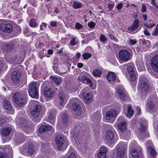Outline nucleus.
Listing matches in <instances>:
<instances>
[{
  "instance_id": "obj_1",
  "label": "nucleus",
  "mask_w": 158,
  "mask_h": 158,
  "mask_svg": "<svg viewBox=\"0 0 158 158\" xmlns=\"http://www.w3.org/2000/svg\"><path fill=\"white\" fill-rule=\"evenodd\" d=\"M38 84L35 82L31 83L29 85L28 92L29 95L32 98H37L38 97Z\"/></svg>"
},
{
  "instance_id": "obj_2",
  "label": "nucleus",
  "mask_w": 158,
  "mask_h": 158,
  "mask_svg": "<svg viewBox=\"0 0 158 158\" xmlns=\"http://www.w3.org/2000/svg\"><path fill=\"white\" fill-rule=\"evenodd\" d=\"M13 97L15 102L19 106L24 105L26 102L24 95L20 92H17L14 94Z\"/></svg>"
},
{
  "instance_id": "obj_3",
  "label": "nucleus",
  "mask_w": 158,
  "mask_h": 158,
  "mask_svg": "<svg viewBox=\"0 0 158 158\" xmlns=\"http://www.w3.org/2000/svg\"><path fill=\"white\" fill-rule=\"evenodd\" d=\"M56 143L59 150L65 149L68 146V143L64 139V137L60 135H57L55 138Z\"/></svg>"
},
{
  "instance_id": "obj_4",
  "label": "nucleus",
  "mask_w": 158,
  "mask_h": 158,
  "mask_svg": "<svg viewBox=\"0 0 158 158\" xmlns=\"http://www.w3.org/2000/svg\"><path fill=\"white\" fill-rule=\"evenodd\" d=\"M36 150V148L32 144H30L27 145L26 148L23 147L20 149V152L22 154L25 155L26 153H28L30 155H33Z\"/></svg>"
},
{
  "instance_id": "obj_5",
  "label": "nucleus",
  "mask_w": 158,
  "mask_h": 158,
  "mask_svg": "<svg viewBox=\"0 0 158 158\" xmlns=\"http://www.w3.org/2000/svg\"><path fill=\"white\" fill-rule=\"evenodd\" d=\"M127 148L126 144L120 142L118 145L117 151V156L119 158L123 157L124 155L125 149Z\"/></svg>"
},
{
  "instance_id": "obj_6",
  "label": "nucleus",
  "mask_w": 158,
  "mask_h": 158,
  "mask_svg": "<svg viewBox=\"0 0 158 158\" xmlns=\"http://www.w3.org/2000/svg\"><path fill=\"white\" fill-rule=\"evenodd\" d=\"M130 54L127 51L122 50L119 51L118 54L119 59L122 61H128L130 58Z\"/></svg>"
},
{
  "instance_id": "obj_7",
  "label": "nucleus",
  "mask_w": 158,
  "mask_h": 158,
  "mask_svg": "<svg viewBox=\"0 0 158 158\" xmlns=\"http://www.w3.org/2000/svg\"><path fill=\"white\" fill-rule=\"evenodd\" d=\"M116 92L118 95L121 100L125 101L127 98L125 90L122 87H118L116 89Z\"/></svg>"
},
{
  "instance_id": "obj_8",
  "label": "nucleus",
  "mask_w": 158,
  "mask_h": 158,
  "mask_svg": "<svg viewBox=\"0 0 158 158\" xmlns=\"http://www.w3.org/2000/svg\"><path fill=\"white\" fill-rule=\"evenodd\" d=\"M139 25V20L136 19L134 21L132 24L128 27V30L131 32V33H135L138 31L137 29Z\"/></svg>"
},
{
  "instance_id": "obj_9",
  "label": "nucleus",
  "mask_w": 158,
  "mask_h": 158,
  "mask_svg": "<svg viewBox=\"0 0 158 158\" xmlns=\"http://www.w3.org/2000/svg\"><path fill=\"white\" fill-rule=\"evenodd\" d=\"M79 97L85 100L87 103H90L92 100V95L85 92L84 90L81 91Z\"/></svg>"
},
{
  "instance_id": "obj_10",
  "label": "nucleus",
  "mask_w": 158,
  "mask_h": 158,
  "mask_svg": "<svg viewBox=\"0 0 158 158\" xmlns=\"http://www.w3.org/2000/svg\"><path fill=\"white\" fill-rule=\"evenodd\" d=\"M151 64L154 70L156 72L158 73V54L152 58Z\"/></svg>"
},
{
  "instance_id": "obj_11",
  "label": "nucleus",
  "mask_w": 158,
  "mask_h": 158,
  "mask_svg": "<svg viewBox=\"0 0 158 158\" xmlns=\"http://www.w3.org/2000/svg\"><path fill=\"white\" fill-rule=\"evenodd\" d=\"M0 30L3 32L10 33L13 31V29L11 24L2 23L0 24Z\"/></svg>"
},
{
  "instance_id": "obj_12",
  "label": "nucleus",
  "mask_w": 158,
  "mask_h": 158,
  "mask_svg": "<svg viewBox=\"0 0 158 158\" xmlns=\"http://www.w3.org/2000/svg\"><path fill=\"white\" fill-rule=\"evenodd\" d=\"M21 76V73L17 71H14L11 75V78L14 83H18Z\"/></svg>"
},
{
  "instance_id": "obj_13",
  "label": "nucleus",
  "mask_w": 158,
  "mask_h": 158,
  "mask_svg": "<svg viewBox=\"0 0 158 158\" xmlns=\"http://www.w3.org/2000/svg\"><path fill=\"white\" fill-rule=\"evenodd\" d=\"M122 117H119L118 119L119 123L118 124V127L119 129L123 131L125 130L127 128V123L125 121L123 120Z\"/></svg>"
},
{
  "instance_id": "obj_14",
  "label": "nucleus",
  "mask_w": 158,
  "mask_h": 158,
  "mask_svg": "<svg viewBox=\"0 0 158 158\" xmlns=\"http://www.w3.org/2000/svg\"><path fill=\"white\" fill-rule=\"evenodd\" d=\"M44 93L48 98H51L54 96L55 94L54 90L49 87H46L44 90Z\"/></svg>"
},
{
  "instance_id": "obj_15",
  "label": "nucleus",
  "mask_w": 158,
  "mask_h": 158,
  "mask_svg": "<svg viewBox=\"0 0 158 158\" xmlns=\"http://www.w3.org/2000/svg\"><path fill=\"white\" fill-rule=\"evenodd\" d=\"M71 133L73 136V137L77 143L79 142V140L81 139V136L79 131L77 129L72 130Z\"/></svg>"
},
{
  "instance_id": "obj_16",
  "label": "nucleus",
  "mask_w": 158,
  "mask_h": 158,
  "mask_svg": "<svg viewBox=\"0 0 158 158\" xmlns=\"http://www.w3.org/2000/svg\"><path fill=\"white\" fill-rule=\"evenodd\" d=\"M140 88L142 92L143 93H147L149 89V86L145 81H140Z\"/></svg>"
},
{
  "instance_id": "obj_17",
  "label": "nucleus",
  "mask_w": 158,
  "mask_h": 158,
  "mask_svg": "<svg viewBox=\"0 0 158 158\" xmlns=\"http://www.w3.org/2000/svg\"><path fill=\"white\" fill-rule=\"evenodd\" d=\"M117 115V113L115 110L112 109L107 111L106 115V118L107 120H110L112 118L115 117Z\"/></svg>"
},
{
  "instance_id": "obj_18",
  "label": "nucleus",
  "mask_w": 158,
  "mask_h": 158,
  "mask_svg": "<svg viewBox=\"0 0 158 158\" xmlns=\"http://www.w3.org/2000/svg\"><path fill=\"white\" fill-rule=\"evenodd\" d=\"M127 70L128 73L130 75L131 81L134 82L136 79V77L133 68L131 66L129 65L127 67Z\"/></svg>"
},
{
  "instance_id": "obj_19",
  "label": "nucleus",
  "mask_w": 158,
  "mask_h": 158,
  "mask_svg": "<svg viewBox=\"0 0 158 158\" xmlns=\"http://www.w3.org/2000/svg\"><path fill=\"white\" fill-rule=\"evenodd\" d=\"M79 79L83 83L89 84L90 87L92 86V84L91 80L85 76L80 75L78 77Z\"/></svg>"
},
{
  "instance_id": "obj_20",
  "label": "nucleus",
  "mask_w": 158,
  "mask_h": 158,
  "mask_svg": "<svg viewBox=\"0 0 158 158\" xmlns=\"http://www.w3.org/2000/svg\"><path fill=\"white\" fill-rule=\"evenodd\" d=\"M147 121L144 119H141L139 123V126L138 130L140 132L144 133L146 131V127Z\"/></svg>"
},
{
  "instance_id": "obj_21",
  "label": "nucleus",
  "mask_w": 158,
  "mask_h": 158,
  "mask_svg": "<svg viewBox=\"0 0 158 158\" xmlns=\"http://www.w3.org/2000/svg\"><path fill=\"white\" fill-rule=\"evenodd\" d=\"M41 106L40 105H36L33 110L31 111V113L32 115L35 118L37 117L40 111Z\"/></svg>"
},
{
  "instance_id": "obj_22",
  "label": "nucleus",
  "mask_w": 158,
  "mask_h": 158,
  "mask_svg": "<svg viewBox=\"0 0 158 158\" xmlns=\"http://www.w3.org/2000/svg\"><path fill=\"white\" fill-rule=\"evenodd\" d=\"M72 108L76 112V114L77 115H80L81 113V107L79 104L75 102L73 104Z\"/></svg>"
},
{
  "instance_id": "obj_23",
  "label": "nucleus",
  "mask_w": 158,
  "mask_h": 158,
  "mask_svg": "<svg viewBox=\"0 0 158 158\" xmlns=\"http://www.w3.org/2000/svg\"><path fill=\"white\" fill-rule=\"evenodd\" d=\"M114 137V135L112 131L110 130H108L105 135L106 139L109 142H110L113 140Z\"/></svg>"
},
{
  "instance_id": "obj_24",
  "label": "nucleus",
  "mask_w": 158,
  "mask_h": 158,
  "mask_svg": "<svg viewBox=\"0 0 158 158\" xmlns=\"http://www.w3.org/2000/svg\"><path fill=\"white\" fill-rule=\"evenodd\" d=\"M11 130L12 129L10 127H3L2 128L1 135L4 136H7L10 134Z\"/></svg>"
},
{
  "instance_id": "obj_25",
  "label": "nucleus",
  "mask_w": 158,
  "mask_h": 158,
  "mask_svg": "<svg viewBox=\"0 0 158 158\" xmlns=\"http://www.w3.org/2000/svg\"><path fill=\"white\" fill-rule=\"evenodd\" d=\"M148 152L149 155V158H155L156 155V152L151 147H147Z\"/></svg>"
},
{
  "instance_id": "obj_26",
  "label": "nucleus",
  "mask_w": 158,
  "mask_h": 158,
  "mask_svg": "<svg viewBox=\"0 0 158 158\" xmlns=\"http://www.w3.org/2000/svg\"><path fill=\"white\" fill-rule=\"evenodd\" d=\"M52 129V127L49 125L41 126L39 128V131L40 133H43L47 131H49Z\"/></svg>"
},
{
  "instance_id": "obj_27",
  "label": "nucleus",
  "mask_w": 158,
  "mask_h": 158,
  "mask_svg": "<svg viewBox=\"0 0 158 158\" xmlns=\"http://www.w3.org/2000/svg\"><path fill=\"white\" fill-rule=\"evenodd\" d=\"M59 103L60 105H62L66 102L67 98L65 95L63 93L61 92L59 94Z\"/></svg>"
},
{
  "instance_id": "obj_28",
  "label": "nucleus",
  "mask_w": 158,
  "mask_h": 158,
  "mask_svg": "<svg viewBox=\"0 0 158 158\" xmlns=\"http://www.w3.org/2000/svg\"><path fill=\"white\" fill-rule=\"evenodd\" d=\"M106 149L104 147L100 148L99 152L98 154V157L99 158H105L106 157Z\"/></svg>"
},
{
  "instance_id": "obj_29",
  "label": "nucleus",
  "mask_w": 158,
  "mask_h": 158,
  "mask_svg": "<svg viewBox=\"0 0 158 158\" xmlns=\"http://www.w3.org/2000/svg\"><path fill=\"white\" fill-rule=\"evenodd\" d=\"M106 78L108 81L109 82L113 81L115 80L116 76L114 73L109 72L107 74Z\"/></svg>"
},
{
  "instance_id": "obj_30",
  "label": "nucleus",
  "mask_w": 158,
  "mask_h": 158,
  "mask_svg": "<svg viewBox=\"0 0 158 158\" xmlns=\"http://www.w3.org/2000/svg\"><path fill=\"white\" fill-rule=\"evenodd\" d=\"M16 141L18 143L20 144L24 141V137L23 134H17L16 136Z\"/></svg>"
},
{
  "instance_id": "obj_31",
  "label": "nucleus",
  "mask_w": 158,
  "mask_h": 158,
  "mask_svg": "<svg viewBox=\"0 0 158 158\" xmlns=\"http://www.w3.org/2000/svg\"><path fill=\"white\" fill-rule=\"evenodd\" d=\"M50 78L52 81L56 85H59L61 83V79L60 77H59L52 76L50 77Z\"/></svg>"
},
{
  "instance_id": "obj_32",
  "label": "nucleus",
  "mask_w": 158,
  "mask_h": 158,
  "mask_svg": "<svg viewBox=\"0 0 158 158\" xmlns=\"http://www.w3.org/2000/svg\"><path fill=\"white\" fill-rule=\"evenodd\" d=\"M127 106V116L130 117L132 116L133 114V111L132 110L131 106L130 105H124L123 106L124 108H125Z\"/></svg>"
},
{
  "instance_id": "obj_33",
  "label": "nucleus",
  "mask_w": 158,
  "mask_h": 158,
  "mask_svg": "<svg viewBox=\"0 0 158 158\" xmlns=\"http://www.w3.org/2000/svg\"><path fill=\"white\" fill-rule=\"evenodd\" d=\"M3 106L6 109L11 110L12 109V106L10 103L7 100H5L3 103Z\"/></svg>"
},
{
  "instance_id": "obj_34",
  "label": "nucleus",
  "mask_w": 158,
  "mask_h": 158,
  "mask_svg": "<svg viewBox=\"0 0 158 158\" xmlns=\"http://www.w3.org/2000/svg\"><path fill=\"white\" fill-rule=\"evenodd\" d=\"M13 45L10 44H5L3 48L6 51H10L13 49Z\"/></svg>"
},
{
  "instance_id": "obj_35",
  "label": "nucleus",
  "mask_w": 158,
  "mask_h": 158,
  "mask_svg": "<svg viewBox=\"0 0 158 158\" xmlns=\"http://www.w3.org/2000/svg\"><path fill=\"white\" fill-rule=\"evenodd\" d=\"M155 25L153 22L151 20L148 21L147 23H144V26L147 28H150Z\"/></svg>"
},
{
  "instance_id": "obj_36",
  "label": "nucleus",
  "mask_w": 158,
  "mask_h": 158,
  "mask_svg": "<svg viewBox=\"0 0 158 158\" xmlns=\"http://www.w3.org/2000/svg\"><path fill=\"white\" fill-rule=\"evenodd\" d=\"M131 154L132 157L134 158H138L139 153L136 149L133 148L131 150Z\"/></svg>"
},
{
  "instance_id": "obj_37",
  "label": "nucleus",
  "mask_w": 158,
  "mask_h": 158,
  "mask_svg": "<svg viewBox=\"0 0 158 158\" xmlns=\"http://www.w3.org/2000/svg\"><path fill=\"white\" fill-rule=\"evenodd\" d=\"M29 25L32 27H36L38 25V23L34 19H31L29 22Z\"/></svg>"
},
{
  "instance_id": "obj_38",
  "label": "nucleus",
  "mask_w": 158,
  "mask_h": 158,
  "mask_svg": "<svg viewBox=\"0 0 158 158\" xmlns=\"http://www.w3.org/2000/svg\"><path fill=\"white\" fill-rule=\"evenodd\" d=\"M82 6L81 3L78 2H75L73 3V7L74 8L77 9L81 8Z\"/></svg>"
},
{
  "instance_id": "obj_39",
  "label": "nucleus",
  "mask_w": 158,
  "mask_h": 158,
  "mask_svg": "<svg viewBox=\"0 0 158 158\" xmlns=\"http://www.w3.org/2000/svg\"><path fill=\"white\" fill-rule=\"evenodd\" d=\"M62 119L63 123L64 124L67 123L69 121L67 115L65 114H64L62 116Z\"/></svg>"
},
{
  "instance_id": "obj_40",
  "label": "nucleus",
  "mask_w": 158,
  "mask_h": 158,
  "mask_svg": "<svg viewBox=\"0 0 158 158\" xmlns=\"http://www.w3.org/2000/svg\"><path fill=\"white\" fill-rule=\"evenodd\" d=\"M154 104L151 101H150L148 102L147 109L152 110L154 108Z\"/></svg>"
},
{
  "instance_id": "obj_41",
  "label": "nucleus",
  "mask_w": 158,
  "mask_h": 158,
  "mask_svg": "<svg viewBox=\"0 0 158 158\" xmlns=\"http://www.w3.org/2000/svg\"><path fill=\"white\" fill-rule=\"evenodd\" d=\"M93 75L95 76H98L99 77L101 74L100 71L98 69H95L93 72Z\"/></svg>"
},
{
  "instance_id": "obj_42",
  "label": "nucleus",
  "mask_w": 158,
  "mask_h": 158,
  "mask_svg": "<svg viewBox=\"0 0 158 158\" xmlns=\"http://www.w3.org/2000/svg\"><path fill=\"white\" fill-rule=\"evenodd\" d=\"M83 58L85 60H87L91 56V54L89 53H85L82 55Z\"/></svg>"
},
{
  "instance_id": "obj_43",
  "label": "nucleus",
  "mask_w": 158,
  "mask_h": 158,
  "mask_svg": "<svg viewBox=\"0 0 158 158\" xmlns=\"http://www.w3.org/2000/svg\"><path fill=\"white\" fill-rule=\"evenodd\" d=\"M55 119V116L52 114H50L48 116V120L50 123L53 122Z\"/></svg>"
},
{
  "instance_id": "obj_44",
  "label": "nucleus",
  "mask_w": 158,
  "mask_h": 158,
  "mask_svg": "<svg viewBox=\"0 0 158 158\" xmlns=\"http://www.w3.org/2000/svg\"><path fill=\"white\" fill-rule=\"evenodd\" d=\"M140 41L144 46H146V45H149L150 44V42L148 40H146L145 39L140 40Z\"/></svg>"
},
{
  "instance_id": "obj_45",
  "label": "nucleus",
  "mask_w": 158,
  "mask_h": 158,
  "mask_svg": "<svg viewBox=\"0 0 158 158\" xmlns=\"http://www.w3.org/2000/svg\"><path fill=\"white\" fill-rule=\"evenodd\" d=\"M100 40L102 42H104L107 40V39L105 35L102 34L100 35Z\"/></svg>"
},
{
  "instance_id": "obj_46",
  "label": "nucleus",
  "mask_w": 158,
  "mask_h": 158,
  "mask_svg": "<svg viewBox=\"0 0 158 158\" xmlns=\"http://www.w3.org/2000/svg\"><path fill=\"white\" fill-rule=\"evenodd\" d=\"M0 158H8L7 154L5 152H0Z\"/></svg>"
},
{
  "instance_id": "obj_47",
  "label": "nucleus",
  "mask_w": 158,
  "mask_h": 158,
  "mask_svg": "<svg viewBox=\"0 0 158 158\" xmlns=\"http://www.w3.org/2000/svg\"><path fill=\"white\" fill-rule=\"evenodd\" d=\"M123 7V3H120L118 4L116 6V8L119 12H120L119 11Z\"/></svg>"
},
{
  "instance_id": "obj_48",
  "label": "nucleus",
  "mask_w": 158,
  "mask_h": 158,
  "mask_svg": "<svg viewBox=\"0 0 158 158\" xmlns=\"http://www.w3.org/2000/svg\"><path fill=\"white\" fill-rule=\"evenodd\" d=\"M152 35L154 36H156L158 35V24L156 26V28L154 32H153Z\"/></svg>"
},
{
  "instance_id": "obj_49",
  "label": "nucleus",
  "mask_w": 158,
  "mask_h": 158,
  "mask_svg": "<svg viewBox=\"0 0 158 158\" xmlns=\"http://www.w3.org/2000/svg\"><path fill=\"white\" fill-rule=\"evenodd\" d=\"M75 28L77 29H80L83 27V26L79 23H77L75 26Z\"/></svg>"
},
{
  "instance_id": "obj_50",
  "label": "nucleus",
  "mask_w": 158,
  "mask_h": 158,
  "mask_svg": "<svg viewBox=\"0 0 158 158\" xmlns=\"http://www.w3.org/2000/svg\"><path fill=\"white\" fill-rule=\"evenodd\" d=\"M95 25V23L93 22H90L88 23V26L91 28H93L94 27Z\"/></svg>"
},
{
  "instance_id": "obj_51",
  "label": "nucleus",
  "mask_w": 158,
  "mask_h": 158,
  "mask_svg": "<svg viewBox=\"0 0 158 158\" xmlns=\"http://www.w3.org/2000/svg\"><path fill=\"white\" fill-rule=\"evenodd\" d=\"M128 42L130 45H133L136 43V41L135 40L130 39L129 40Z\"/></svg>"
},
{
  "instance_id": "obj_52",
  "label": "nucleus",
  "mask_w": 158,
  "mask_h": 158,
  "mask_svg": "<svg viewBox=\"0 0 158 158\" xmlns=\"http://www.w3.org/2000/svg\"><path fill=\"white\" fill-rule=\"evenodd\" d=\"M141 11L142 12H145L146 11V6L143 4H142Z\"/></svg>"
},
{
  "instance_id": "obj_53",
  "label": "nucleus",
  "mask_w": 158,
  "mask_h": 158,
  "mask_svg": "<svg viewBox=\"0 0 158 158\" xmlns=\"http://www.w3.org/2000/svg\"><path fill=\"white\" fill-rule=\"evenodd\" d=\"M75 39L74 38H72L71 40L70 41V44L71 46H74L76 44V43L75 42Z\"/></svg>"
},
{
  "instance_id": "obj_54",
  "label": "nucleus",
  "mask_w": 158,
  "mask_h": 158,
  "mask_svg": "<svg viewBox=\"0 0 158 158\" xmlns=\"http://www.w3.org/2000/svg\"><path fill=\"white\" fill-rule=\"evenodd\" d=\"M50 25L52 27H55L57 26V22L54 21H52L50 22Z\"/></svg>"
},
{
  "instance_id": "obj_55",
  "label": "nucleus",
  "mask_w": 158,
  "mask_h": 158,
  "mask_svg": "<svg viewBox=\"0 0 158 158\" xmlns=\"http://www.w3.org/2000/svg\"><path fill=\"white\" fill-rule=\"evenodd\" d=\"M47 25L45 23L43 22L40 26V29L41 30H43L44 29V28L46 27Z\"/></svg>"
},
{
  "instance_id": "obj_56",
  "label": "nucleus",
  "mask_w": 158,
  "mask_h": 158,
  "mask_svg": "<svg viewBox=\"0 0 158 158\" xmlns=\"http://www.w3.org/2000/svg\"><path fill=\"white\" fill-rule=\"evenodd\" d=\"M107 6L108 8L110 10H111V9L113 8L114 5V4L110 3H109L107 4Z\"/></svg>"
},
{
  "instance_id": "obj_57",
  "label": "nucleus",
  "mask_w": 158,
  "mask_h": 158,
  "mask_svg": "<svg viewBox=\"0 0 158 158\" xmlns=\"http://www.w3.org/2000/svg\"><path fill=\"white\" fill-rule=\"evenodd\" d=\"M143 32L145 35L147 36H149L150 35V33L147 29H145L143 31Z\"/></svg>"
},
{
  "instance_id": "obj_58",
  "label": "nucleus",
  "mask_w": 158,
  "mask_h": 158,
  "mask_svg": "<svg viewBox=\"0 0 158 158\" xmlns=\"http://www.w3.org/2000/svg\"><path fill=\"white\" fill-rule=\"evenodd\" d=\"M109 36L110 39L113 40H117L116 38L111 34H109Z\"/></svg>"
},
{
  "instance_id": "obj_59",
  "label": "nucleus",
  "mask_w": 158,
  "mask_h": 158,
  "mask_svg": "<svg viewBox=\"0 0 158 158\" xmlns=\"http://www.w3.org/2000/svg\"><path fill=\"white\" fill-rule=\"evenodd\" d=\"M5 120L4 119L2 118H0V126L2 125V123H5Z\"/></svg>"
},
{
  "instance_id": "obj_60",
  "label": "nucleus",
  "mask_w": 158,
  "mask_h": 158,
  "mask_svg": "<svg viewBox=\"0 0 158 158\" xmlns=\"http://www.w3.org/2000/svg\"><path fill=\"white\" fill-rule=\"evenodd\" d=\"M83 66V64L82 63H79L77 64V67L80 68H82Z\"/></svg>"
},
{
  "instance_id": "obj_61",
  "label": "nucleus",
  "mask_w": 158,
  "mask_h": 158,
  "mask_svg": "<svg viewBox=\"0 0 158 158\" xmlns=\"http://www.w3.org/2000/svg\"><path fill=\"white\" fill-rule=\"evenodd\" d=\"M142 16L143 19L144 21H146L147 19V16L145 14H142Z\"/></svg>"
},
{
  "instance_id": "obj_62",
  "label": "nucleus",
  "mask_w": 158,
  "mask_h": 158,
  "mask_svg": "<svg viewBox=\"0 0 158 158\" xmlns=\"http://www.w3.org/2000/svg\"><path fill=\"white\" fill-rule=\"evenodd\" d=\"M37 47L38 48H41L44 46V44L41 43H40L37 44Z\"/></svg>"
},
{
  "instance_id": "obj_63",
  "label": "nucleus",
  "mask_w": 158,
  "mask_h": 158,
  "mask_svg": "<svg viewBox=\"0 0 158 158\" xmlns=\"http://www.w3.org/2000/svg\"><path fill=\"white\" fill-rule=\"evenodd\" d=\"M48 53L49 54H52L53 53V51L52 50L49 49L48 51Z\"/></svg>"
},
{
  "instance_id": "obj_64",
  "label": "nucleus",
  "mask_w": 158,
  "mask_h": 158,
  "mask_svg": "<svg viewBox=\"0 0 158 158\" xmlns=\"http://www.w3.org/2000/svg\"><path fill=\"white\" fill-rule=\"evenodd\" d=\"M59 12V10L58 8H55V12L56 14L58 13Z\"/></svg>"
}]
</instances>
